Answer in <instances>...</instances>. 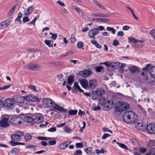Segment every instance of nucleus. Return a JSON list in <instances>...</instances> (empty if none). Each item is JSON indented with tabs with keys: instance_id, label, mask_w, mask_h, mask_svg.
<instances>
[{
	"instance_id": "f257e3e1",
	"label": "nucleus",
	"mask_w": 155,
	"mask_h": 155,
	"mask_svg": "<svg viewBox=\"0 0 155 155\" xmlns=\"http://www.w3.org/2000/svg\"><path fill=\"white\" fill-rule=\"evenodd\" d=\"M123 120L126 123L135 124L138 121L137 115L132 111H128L124 113L122 117Z\"/></svg>"
},
{
	"instance_id": "f03ea898",
	"label": "nucleus",
	"mask_w": 155,
	"mask_h": 155,
	"mask_svg": "<svg viewBox=\"0 0 155 155\" xmlns=\"http://www.w3.org/2000/svg\"><path fill=\"white\" fill-rule=\"evenodd\" d=\"M114 108L116 111L122 113L129 109L130 105L126 102L118 101L116 103Z\"/></svg>"
},
{
	"instance_id": "7ed1b4c3",
	"label": "nucleus",
	"mask_w": 155,
	"mask_h": 155,
	"mask_svg": "<svg viewBox=\"0 0 155 155\" xmlns=\"http://www.w3.org/2000/svg\"><path fill=\"white\" fill-rule=\"evenodd\" d=\"M99 100L100 104L101 105L102 107L104 110H109L112 107L111 106H110V104L111 105L114 104L112 101L110 100H105V98H100V99H99Z\"/></svg>"
},
{
	"instance_id": "20e7f679",
	"label": "nucleus",
	"mask_w": 155,
	"mask_h": 155,
	"mask_svg": "<svg viewBox=\"0 0 155 155\" xmlns=\"http://www.w3.org/2000/svg\"><path fill=\"white\" fill-rule=\"evenodd\" d=\"M14 102L12 98L6 99L4 102V106L8 110L12 109L14 107Z\"/></svg>"
},
{
	"instance_id": "39448f33",
	"label": "nucleus",
	"mask_w": 155,
	"mask_h": 155,
	"mask_svg": "<svg viewBox=\"0 0 155 155\" xmlns=\"http://www.w3.org/2000/svg\"><path fill=\"white\" fill-rule=\"evenodd\" d=\"M98 34V30L97 28H92L88 31V37L94 39H95V36Z\"/></svg>"
},
{
	"instance_id": "423d86ee",
	"label": "nucleus",
	"mask_w": 155,
	"mask_h": 155,
	"mask_svg": "<svg viewBox=\"0 0 155 155\" xmlns=\"http://www.w3.org/2000/svg\"><path fill=\"white\" fill-rule=\"evenodd\" d=\"M135 126L137 129L143 131L146 130L147 124L144 122H142L141 121H139L135 124Z\"/></svg>"
},
{
	"instance_id": "0eeeda50",
	"label": "nucleus",
	"mask_w": 155,
	"mask_h": 155,
	"mask_svg": "<svg viewBox=\"0 0 155 155\" xmlns=\"http://www.w3.org/2000/svg\"><path fill=\"white\" fill-rule=\"evenodd\" d=\"M40 64H31L26 65L25 68L28 69H30L33 71H37L39 70L38 68H41Z\"/></svg>"
},
{
	"instance_id": "6e6552de",
	"label": "nucleus",
	"mask_w": 155,
	"mask_h": 155,
	"mask_svg": "<svg viewBox=\"0 0 155 155\" xmlns=\"http://www.w3.org/2000/svg\"><path fill=\"white\" fill-rule=\"evenodd\" d=\"M146 130H147L148 133L151 134H155V124H150L147 125Z\"/></svg>"
},
{
	"instance_id": "1a4fd4ad",
	"label": "nucleus",
	"mask_w": 155,
	"mask_h": 155,
	"mask_svg": "<svg viewBox=\"0 0 155 155\" xmlns=\"http://www.w3.org/2000/svg\"><path fill=\"white\" fill-rule=\"evenodd\" d=\"M12 19L13 17H11L6 21L0 23V29L6 28L9 24Z\"/></svg>"
},
{
	"instance_id": "9d476101",
	"label": "nucleus",
	"mask_w": 155,
	"mask_h": 155,
	"mask_svg": "<svg viewBox=\"0 0 155 155\" xmlns=\"http://www.w3.org/2000/svg\"><path fill=\"white\" fill-rule=\"evenodd\" d=\"M25 100L31 102H38L40 101V100L37 98V96H35L31 94L28 95L25 97Z\"/></svg>"
},
{
	"instance_id": "9b49d317",
	"label": "nucleus",
	"mask_w": 155,
	"mask_h": 155,
	"mask_svg": "<svg viewBox=\"0 0 155 155\" xmlns=\"http://www.w3.org/2000/svg\"><path fill=\"white\" fill-rule=\"evenodd\" d=\"M80 75L84 78H86L89 76L92 73V72L89 70H84L79 72Z\"/></svg>"
},
{
	"instance_id": "f8f14e48",
	"label": "nucleus",
	"mask_w": 155,
	"mask_h": 155,
	"mask_svg": "<svg viewBox=\"0 0 155 155\" xmlns=\"http://www.w3.org/2000/svg\"><path fill=\"white\" fill-rule=\"evenodd\" d=\"M12 99L14 102L21 104L24 103L25 100V97H24L21 96L15 97Z\"/></svg>"
},
{
	"instance_id": "ddd939ff",
	"label": "nucleus",
	"mask_w": 155,
	"mask_h": 155,
	"mask_svg": "<svg viewBox=\"0 0 155 155\" xmlns=\"http://www.w3.org/2000/svg\"><path fill=\"white\" fill-rule=\"evenodd\" d=\"M43 102L44 104L50 107H53L55 104L54 101L49 98H45Z\"/></svg>"
},
{
	"instance_id": "4468645a",
	"label": "nucleus",
	"mask_w": 155,
	"mask_h": 155,
	"mask_svg": "<svg viewBox=\"0 0 155 155\" xmlns=\"http://www.w3.org/2000/svg\"><path fill=\"white\" fill-rule=\"evenodd\" d=\"M8 120V118L4 117L0 121V126L2 127H7L9 125Z\"/></svg>"
},
{
	"instance_id": "2eb2a0df",
	"label": "nucleus",
	"mask_w": 155,
	"mask_h": 155,
	"mask_svg": "<svg viewBox=\"0 0 155 155\" xmlns=\"http://www.w3.org/2000/svg\"><path fill=\"white\" fill-rule=\"evenodd\" d=\"M33 123H39L42 122L44 120L43 117L39 115L33 116Z\"/></svg>"
},
{
	"instance_id": "dca6fc26",
	"label": "nucleus",
	"mask_w": 155,
	"mask_h": 155,
	"mask_svg": "<svg viewBox=\"0 0 155 155\" xmlns=\"http://www.w3.org/2000/svg\"><path fill=\"white\" fill-rule=\"evenodd\" d=\"M150 66V64H148L145 68H143V72L141 73V75L142 77L143 78L147 77V75L148 74V70Z\"/></svg>"
},
{
	"instance_id": "f3484780",
	"label": "nucleus",
	"mask_w": 155,
	"mask_h": 155,
	"mask_svg": "<svg viewBox=\"0 0 155 155\" xmlns=\"http://www.w3.org/2000/svg\"><path fill=\"white\" fill-rule=\"evenodd\" d=\"M21 118L19 117H14L11 119V120L13 121L12 124L14 125H18L20 124L22 122L20 120Z\"/></svg>"
},
{
	"instance_id": "a211bd4d",
	"label": "nucleus",
	"mask_w": 155,
	"mask_h": 155,
	"mask_svg": "<svg viewBox=\"0 0 155 155\" xmlns=\"http://www.w3.org/2000/svg\"><path fill=\"white\" fill-rule=\"evenodd\" d=\"M96 81L95 79L90 80L89 82L88 87L89 89H94L97 85Z\"/></svg>"
},
{
	"instance_id": "6ab92c4d",
	"label": "nucleus",
	"mask_w": 155,
	"mask_h": 155,
	"mask_svg": "<svg viewBox=\"0 0 155 155\" xmlns=\"http://www.w3.org/2000/svg\"><path fill=\"white\" fill-rule=\"evenodd\" d=\"M34 9V7L33 6L29 7L27 9H25L24 11V15L25 16L29 15L32 12Z\"/></svg>"
},
{
	"instance_id": "aec40b11",
	"label": "nucleus",
	"mask_w": 155,
	"mask_h": 155,
	"mask_svg": "<svg viewBox=\"0 0 155 155\" xmlns=\"http://www.w3.org/2000/svg\"><path fill=\"white\" fill-rule=\"evenodd\" d=\"M77 90H78L80 92H84L83 90L78 85V82H76L74 84L72 91L73 92L77 91Z\"/></svg>"
},
{
	"instance_id": "412c9836",
	"label": "nucleus",
	"mask_w": 155,
	"mask_h": 155,
	"mask_svg": "<svg viewBox=\"0 0 155 155\" xmlns=\"http://www.w3.org/2000/svg\"><path fill=\"white\" fill-rule=\"evenodd\" d=\"M71 142L69 141H67L66 142L60 145L58 148L60 149H63L67 147L71 144Z\"/></svg>"
},
{
	"instance_id": "4be33fe9",
	"label": "nucleus",
	"mask_w": 155,
	"mask_h": 155,
	"mask_svg": "<svg viewBox=\"0 0 155 155\" xmlns=\"http://www.w3.org/2000/svg\"><path fill=\"white\" fill-rule=\"evenodd\" d=\"M80 82L83 87L85 89L88 88V82L87 80L85 79H82L80 81Z\"/></svg>"
},
{
	"instance_id": "5701e85b",
	"label": "nucleus",
	"mask_w": 155,
	"mask_h": 155,
	"mask_svg": "<svg viewBox=\"0 0 155 155\" xmlns=\"http://www.w3.org/2000/svg\"><path fill=\"white\" fill-rule=\"evenodd\" d=\"M94 4L98 6L100 8L104 10V11H107V9L101 3L96 0H92Z\"/></svg>"
},
{
	"instance_id": "b1692460",
	"label": "nucleus",
	"mask_w": 155,
	"mask_h": 155,
	"mask_svg": "<svg viewBox=\"0 0 155 155\" xmlns=\"http://www.w3.org/2000/svg\"><path fill=\"white\" fill-rule=\"evenodd\" d=\"M94 4L98 6L100 8L104 10V11H107V9L101 3L96 0H92Z\"/></svg>"
},
{
	"instance_id": "393cba45",
	"label": "nucleus",
	"mask_w": 155,
	"mask_h": 155,
	"mask_svg": "<svg viewBox=\"0 0 155 155\" xmlns=\"http://www.w3.org/2000/svg\"><path fill=\"white\" fill-rule=\"evenodd\" d=\"M97 94L99 96V99L102 98H105L103 95H104L105 94V90L102 88L100 89L97 91Z\"/></svg>"
},
{
	"instance_id": "a878e982",
	"label": "nucleus",
	"mask_w": 155,
	"mask_h": 155,
	"mask_svg": "<svg viewBox=\"0 0 155 155\" xmlns=\"http://www.w3.org/2000/svg\"><path fill=\"white\" fill-rule=\"evenodd\" d=\"M54 108L56 110H59L60 112H63V113H65L67 111V110L64 109L63 107H60L57 104L55 105Z\"/></svg>"
},
{
	"instance_id": "bb28decb",
	"label": "nucleus",
	"mask_w": 155,
	"mask_h": 155,
	"mask_svg": "<svg viewBox=\"0 0 155 155\" xmlns=\"http://www.w3.org/2000/svg\"><path fill=\"white\" fill-rule=\"evenodd\" d=\"M129 70L132 73H135L139 72L140 68L134 66L131 67Z\"/></svg>"
},
{
	"instance_id": "cd10ccee",
	"label": "nucleus",
	"mask_w": 155,
	"mask_h": 155,
	"mask_svg": "<svg viewBox=\"0 0 155 155\" xmlns=\"http://www.w3.org/2000/svg\"><path fill=\"white\" fill-rule=\"evenodd\" d=\"M111 15L109 14H94L92 15V16H95L96 17H110Z\"/></svg>"
},
{
	"instance_id": "c85d7f7f",
	"label": "nucleus",
	"mask_w": 155,
	"mask_h": 155,
	"mask_svg": "<svg viewBox=\"0 0 155 155\" xmlns=\"http://www.w3.org/2000/svg\"><path fill=\"white\" fill-rule=\"evenodd\" d=\"M90 93H91V97L92 96L93 99H96L98 98V95L97 91H96L92 90L90 91Z\"/></svg>"
},
{
	"instance_id": "c756f323",
	"label": "nucleus",
	"mask_w": 155,
	"mask_h": 155,
	"mask_svg": "<svg viewBox=\"0 0 155 155\" xmlns=\"http://www.w3.org/2000/svg\"><path fill=\"white\" fill-rule=\"evenodd\" d=\"M33 117H31L30 116H27L25 117L24 118V120L26 123H29L33 122Z\"/></svg>"
},
{
	"instance_id": "7c9ffc66",
	"label": "nucleus",
	"mask_w": 155,
	"mask_h": 155,
	"mask_svg": "<svg viewBox=\"0 0 155 155\" xmlns=\"http://www.w3.org/2000/svg\"><path fill=\"white\" fill-rule=\"evenodd\" d=\"M11 139L13 141L16 142L19 141L21 140V138L16 134L12 135L11 136Z\"/></svg>"
},
{
	"instance_id": "2f4dec72",
	"label": "nucleus",
	"mask_w": 155,
	"mask_h": 155,
	"mask_svg": "<svg viewBox=\"0 0 155 155\" xmlns=\"http://www.w3.org/2000/svg\"><path fill=\"white\" fill-rule=\"evenodd\" d=\"M149 72L151 76L155 78V66L151 67L149 70Z\"/></svg>"
},
{
	"instance_id": "473e14b6",
	"label": "nucleus",
	"mask_w": 155,
	"mask_h": 155,
	"mask_svg": "<svg viewBox=\"0 0 155 155\" xmlns=\"http://www.w3.org/2000/svg\"><path fill=\"white\" fill-rule=\"evenodd\" d=\"M91 43L94 45L97 48H102L101 46L97 42V41L95 40H91Z\"/></svg>"
},
{
	"instance_id": "72a5a7b5",
	"label": "nucleus",
	"mask_w": 155,
	"mask_h": 155,
	"mask_svg": "<svg viewBox=\"0 0 155 155\" xmlns=\"http://www.w3.org/2000/svg\"><path fill=\"white\" fill-rule=\"evenodd\" d=\"M32 136L28 134H26L24 136V139L25 140V141L27 142H28L30 141L32 138Z\"/></svg>"
},
{
	"instance_id": "f704fd0d",
	"label": "nucleus",
	"mask_w": 155,
	"mask_h": 155,
	"mask_svg": "<svg viewBox=\"0 0 155 155\" xmlns=\"http://www.w3.org/2000/svg\"><path fill=\"white\" fill-rule=\"evenodd\" d=\"M155 146V140H150L147 144V147L149 148L150 147Z\"/></svg>"
},
{
	"instance_id": "c9c22d12",
	"label": "nucleus",
	"mask_w": 155,
	"mask_h": 155,
	"mask_svg": "<svg viewBox=\"0 0 155 155\" xmlns=\"http://www.w3.org/2000/svg\"><path fill=\"white\" fill-rule=\"evenodd\" d=\"M45 44L50 47H52L53 45V42L51 40H45Z\"/></svg>"
},
{
	"instance_id": "e433bc0d",
	"label": "nucleus",
	"mask_w": 155,
	"mask_h": 155,
	"mask_svg": "<svg viewBox=\"0 0 155 155\" xmlns=\"http://www.w3.org/2000/svg\"><path fill=\"white\" fill-rule=\"evenodd\" d=\"M22 16V14L20 12L18 13L17 17L15 19V21H18L20 22V24L21 23V20L20 19Z\"/></svg>"
},
{
	"instance_id": "4c0bfd02",
	"label": "nucleus",
	"mask_w": 155,
	"mask_h": 155,
	"mask_svg": "<svg viewBox=\"0 0 155 155\" xmlns=\"http://www.w3.org/2000/svg\"><path fill=\"white\" fill-rule=\"evenodd\" d=\"M16 7V5H14L12 8H11L9 10L8 13V15L9 16L12 15L14 13V12Z\"/></svg>"
},
{
	"instance_id": "58836bf2",
	"label": "nucleus",
	"mask_w": 155,
	"mask_h": 155,
	"mask_svg": "<svg viewBox=\"0 0 155 155\" xmlns=\"http://www.w3.org/2000/svg\"><path fill=\"white\" fill-rule=\"evenodd\" d=\"M84 45V44L82 42L80 41H78L77 43V48L79 49L82 48L84 50V49L83 48Z\"/></svg>"
},
{
	"instance_id": "ea45409f",
	"label": "nucleus",
	"mask_w": 155,
	"mask_h": 155,
	"mask_svg": "<svg viewBox=\"0 0 155 155\" xmlns=\"http://www.w3.org/2000/svg\"><path fill=\"white\" fill-rule=\"evenodd\" d=\"M96 21L99 22H105V21H109L110 20V19L109 18H97Z\"/></svg>"
},
{
	"instance_id": "a19ab883",
	"label": "nucleus",
	"mask_w": 155,
	"mask_h": 155,
	"mask_svg": "<svg viewBox=\"0 0 155 155\" xmlns=\"http://www.w3.org/2000/svg\"><path fill=\"white\" fill-rule=\"evenodd\" d=\"M74 81V77L72 75L69 77L68 80V83L69 84H72Z\"/></svg>"
},
{
	"instance_id": "79ce46f5",
	"label": "nucleus",
	"mask_w": 155,
	"mask_h": 155,
	"mask_svg": "<svg viewBox=\"0 0 155 155\" xmlns=\"http://www.w3.org/2000/svg\"><path fill=\"white\" fill-rule=\"evenodd\" d=\"M78 112L77 110H71L68 111V114L69 115H76Z\"/></svg>"
},
{
	"instance_id": "37998d69",
	"label": "nucleus",
	"mask_w": 155,
	"mask_h": 155,
	"mask_svg": "<svg viewBox=\"0 0 155 155\" xmlns=\"http://www.w3.org/2000/svg\"><path fill=\"white\" fill-rule=\"evenodd\" d=\"M129 41L130 42L137 43L139 42V40L135 39L134 38L129 37L128 38Z\"/></svg>"
},
{
	"instance_id": "c03bdc74",
	"label": "nucleus",
	"mask_w": 155,
	"mask_h": 155,
	"mask_svg": "<svg viewBox=\"0 0 155 155\" xmlns=\"http://www.w3.org/2000/svg\"><path fill=\"white\" fill-rule=\"evenodd\" d=\"M19 150L18 148H14L12 150V153L14 155H16L19 152Z\"/></svg>"
},
{
	"instance_id": "a18cd8bd",
	"label": "nucleus",
	"mask_w": 155,
	"mask_h": 155,
	"mask_svg": "<svg viewBox=\"0 0 155 155\" xmlns=\"http://www.w3.org/2000/svg\"><path fill=\"white\" fill-rule=\"evenodd\" d=\"M107 30L108 31H110L113 34H115L116 31V30L114 28L110 27H107Z\"/></svg>"
},
{
	"instance_id": "49530a36",
	"label": "nucleus",
	"mask_w": 155,
	"mask_h": 155,
	"mask_svg": "<svg viewBox=\"0 0 155 155\" xmlns=\"http://www.w3.org/2000/svg\"><path fill=\"white\" fill-rule=\"evenodd\" d=\"M50 35H51V38L54 40L56 39L58 35L57 34H53L51 32L49 33Z\"/></svg>"
},
{
	"instance_id": "de8ad7c7",
	"label": "nucleus",
	"mask_w": 155,
	"mask_h": 155,
	"mask_svg": "<svg viewBox=\"0 0 155 155\" xmlns=\"http://www.w3.org/2000/svg\"><path fill=\"white\" fill-rule=\"evenodd\" d=\"M108 65L109 67H111L114 69H117L118 68V66H116L114 62L110 63Z\"/></svg>"
},
{
	"instance_id": "09e8293b",
	"label": "nucleus",
	"mask_w": 155,
	"mask_h": 155,
	"mask_svg": "<svg viewBox=\"0 0 155 155\" xmlns=\"http://www.w3.org/2000/svg\"><path fill=\"white\" fill-rule=\"evenodd\" d=\"M70 40L71 42L73 43H74L76 41L75 36L73 34H72L71 35Z\"/></svg>"
},
{
	"instance_id": "8fccbe9b",
	"label": "nucleus",
	"mask_w": 155,
	"mask_h": 155,
	"mask_svg": "<svg viewBox=\"0 0 155 155\" xmlns=\"http://www.w3.org/2000/svg\"><path fill=\"white\" fill-rule=\"evenodd\" d=\"M117 143L121 147L125 149L126 150H127V147L124 144L119 143L117 142Z\"/></svg>"
},
{
	"instance_id": "3c124183",
	"label": "nucleus",
	"mask_w": 155,
	"mask_h": 155,
	"mask_svg": "<svg viewBox=\"0 0 155 155\" xmlns=\"http://www.w3.org/2000/svg\"><path fill=\"white\" fill-rule=\"evenodd\" d=\"M92 150V148L91 147L87 148L85 149L86 153L88 154H90Z\"/></svg>"
},
{
	"instance_id": "603ef678",
	"label": "nucleus",
	"mask_w": 155,
	"mask_h": 155,
	"mask_svg": "<svg viewBox=\"0 0 155 155\" xmlns=\"http://www.w3.org/2000/svg\"><path fill=\"white\" fill-rule=\"evenodd\" d=\"M147 150V149L144 147H141L139 150V152L142 153H145Z\"/></svg>"
},
{
	"instance_id": "864d4df0",
	"label": "nucleus",
	"mask_w": 155,
	"mask_h": 155,
	"mask_svg": "<svg viewBox=\"0 0 155 155\" xmlns=\"http://www.w3.org/2000/svg\"><path fill=\"white\" fill-rule=\"evenodd\" d=\"M74 53V51L73 50H70L69 51H67L65 54L64 55L65 56H68L71 55L72 54Z\"/></svg>"
},
{
	"instance_id": "5fc2aeb1",
	"label": "nucleus",
	"mask_w": 155,
	"mask_h": 155,
	"mask_svg": "<svg viewBox=\"0 0 155 155\" xmlns=\"http://www.w3.org/2000/svg\"><path fill=\"white\" fill-rule=\"evenodd\" d=\"M16 134L20 138L21 137L23 136L24 135V133L23 132L20 131H17L16 133Z\"/></svg>"
},
{
	"instance_id": "6e6d98bb",
	"label": "nucleus",
	"mask_w": 155,
	"mask_h": 155,
	"mask_svg": "<svg viewBox=\"0 0 155 155\" xmlns=\"http://www.w3.org/2000/svg\"><path fill=\"white\" fill-rule=\"evenodd\" d=\"M10 87V85H6L5 86L0 87V90H5L9 88Z\"/></svg>"
},
{
	"instance_id": "4d7b16f0",
	"label": "nucleus",
	"mask_w": 155,
	"mask_h": 155,
	"mask_svg": "<svg viewBox=\"0 0 155 155\" xmlns=\"http://www.w3.org/2000/svg\"><path fill=\"white\" fill-rule=\"evenodd\" d=\"M150 155H155V148H152L149 150Z\"/></svg>"
},
{
	"instance_id": "13d9d810",
	"label": "nucleus",
	"mask_w": 155,
	"mask_h": 155,
	"mask_svg": "<svg viewBox=\"0 0 155 155\" xmlns=\"http://www.w3.org/2000/svg\"><path fill=\"white\" fill-rule=\"evenodd\" d=\"M150 34L153 38L155 40V29H153L151 30L150 31Z\"/></svg>"
},
{
	"instance_id": "bf43d9fd",
	"label": "nucleus",
	"mask_w": 155,
	"mask_h": 155,
	"mask_svg": "<svg viewBox=\"0 0 155 155\" xmlns=\"http://www.w3.org/2000/svg\"><path fill=\"white\" fill-rule=\"evenodd\" d=\"M76 146L77 148H81L83 147V143L82 142L79 143H76Z\"/></svg>"
},
{
	"instance_id": "052dcab7",
	"label": "nucleus",
	"mask_w": 155,
	"mask_h": 155,
	"mask_svg": "<svg viewBox=\"0 0 155 155\" xmlns=\"http://www.w3.org/2000/svg\"><path fill=\"white\" fill-rule=\"evenodd\" d=\"M95 69L97 72H100L103 69V68L101 66H99L95 68Z\"/></svg>"
},
{
	"instance_id": "680f3d73",
	"label": "nucleus",
	"mask_w": 155,
	"mask_h": 155,
	"mask_svg": "<svg viewBox=\"0 0 155 155\" xmlns=\"http://www.w3.org/2000/svg\"><path fill=\"white\" fill-rule=\"evenodd\" d=\"M30 21L28 16L24 17L23 18V21L24 23H25Z\"/></svg>"
},
{
	"instance_id": "e2e57ef3",
	"label": "nucleus",
	"mask_w": 155,
	"mask_h": 155,
	"mask_svg": "<svg viewBox=\"0 0 155 155\" xmlns=\"http://www.w3.org/2000/svg\"><path fill=\"white\" fill-rule=\"evenodd\" d=\"M56 143V141L55 140H51L49 141L48 142L49 145H54Z\"/></svg>"
},
{
	"instance_id": "0e129e2a",
	"label": "nucleus",
	"mask_w": 155,
	"mask_h": 155,
	"mask_svg": "<svg viewBox=\"0 0 155 155\" xmlns=\"http://www.w3.org/2000/svg\"><path fill=\"white\" fill-rule=\"evenodd\" d=\"M9 143L11 145L13 146L16 145H18V142L13 141L12 140L9 142Z\"/></svg>"
},
{
	"instance_id": "69168bd1",
	"label": "nucleus",
	"mask_w": 155,
	"mask_h": 155,
	"mask_svg": "<svg viewBox=\"0 0 155 155\" xmlns=\"http://www.w3.org/2000/svg\"><path fill=\"white\" fill-rule=\"evenodd\" d=\"M56 130V128L55 127H52L48 130V131L50 132H54Z\"/></svg>"
},
{
	"instance_id": "338daca9",
	"label": "nucleus",
	"mask_w": 155,
	"mask_h": 155,
	"mask_svg": "<svg viewBox=\"0 0 155 155\" xmlns=\"http://www.w3.org/2000/svg\"><path fill=\"white\" fill-rule=\"evenodd\" d=\"M113 45L114 46H117L119 45L118 41L117 39H115L114 40Z\"/></svg>"
},
{
	"instance_id": "774afa93",
	"label": "nucleus",
	"mask_w": 155,
	"mask_h": 155,
	"mask_svg": "<svg viewBox=\"0 0 155 155\" xmlns=\"http://www.w3.org/2000/svg\"><path fill=\"white\" fill-rule=\"evenodd\" d=\"M81 151L80 150H78L75 152L74 155H81Z\"/></svg>"
}]
</instances>
